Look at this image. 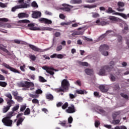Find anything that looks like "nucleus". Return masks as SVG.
<instances>
[{"instance_id":"nucleus-1","label":"nucleus","mask_w":129,"mask_h":129,"mask_svg":"<svg viewBox=\"0 0 129 129\" xmlns=\"http://www.w3.org/2000/svg\"><path fill=\"white\" fill-rule=\"evenodd\" d=\"M61 87L56 89V92H65L69 89L70 83L68 80L63 79L61 81Z\"/></svg>"},{"instance_id":"nucleus-2","label":"nucleus","mask_w":129,"mask_h":129,"mask_svg":"<svg viewBox=\"0 0 129 129\" xmlns=\"http://www.w3.org/2000/svg\"><path fill=\"white\" fill-rule=\"evenodd\" d=\"M18 87H24L25 88H30V87H34L35 85L34 83L28 82V81H25V82H20V83H18Z\"/></svg>"},{"instance_id":"nucleus-3","label":"nucleus","mask_w":129,"mask_h":129,"mask_svg":"<svg viewBox=\"0 0 129 129\" xmlns=\"http://www.w3.org/2000/svg\"><path fill=\"white\" fill-rule=\"evenodd\" d=\"M110 70V67L109 66H104L102 67L99 72V75L101 76H105V72H109Z\"/></svg>"},{"instance_id":"nucleus-4","label":"nucleus","mask_w":129,"mask_h":129,"mask_svg":"<svg viewBox=\"0 0 129 129\" xmlns=\"http://www.w3.org/2000/svg\"><path fill=\"white\" fill-rule=\"evenodd\" d=\"M42 69H43V70H45L47 73H48L50 75H52V76L55 74V73L53 71H56V69H54V68L52 67H49L47 66H43L42 67ZM51 70H52V71Z\"/></svg>"},{"instance_id":"nucleus-5","label":"nucleus","mask_w":129,"mask_h":129,"mask_svg":"<svg viewBox=\"0 0 129 129\" xmlns=\"http://www.w3.org/2000/svg\"><path fill=\"white\" fill-rule=\"evenodd\" d=\"M29 7V4L24 3L23 5H19L12 8V12H16L19 9H27Z\"/></svg>"},{"instance_id":"nucleus-6","label":"nucleus","mask_w":129,"mask_h":129,"mask_svg":"<svg viewBox=\"0 0 129 129\" xmlns=\"http://www.w3.org/2000/svg\"><path fill=\"white\" fill-rule=\"evenodd\" d=\"M2 122H3L6 126H12V124H13V120L4 118L2 119Z\"/></svg>"},{"instance_id":"nucleus-7","label":"nucleus","mask_w":129,"mask_h":129,"mask_svg":"<svg viewBox=\"0 0 129 129\" xmlns=\"http://www.w3.org/2000/svg\"><path fill=\"white\" fill-rule=\"evenodd\" d=\"M29 47H30L32 50L35 51V52H38L39 53H42V52H44V50L41 49V48H39V47H37L34 45L29 44Z\"/></svg>"},{"instance_id":"nucleus-8","label":"nucleus","mask_w":129,"mask_h":129,"mask_svg":"<svg viewBox=\"0 0 129 129\" xmlns=\"http://www.w3.org/2000/svg\"><path fill=\"white\" fill-rule=\"evenodd\" d=\"M76 109H75V106L74 104H71V106H69L68 108L66 110V112L68 113H74L76 112Z\"/></svg>"},{"instance_id":"nucleus-9","label":"nucleus","mask_w":129,"mask_h":129,"mask_svg":"<svg viewBox=\"0 0 129 129\" xmlns=\"http://www.w3.org/2000/svg\"><path fill=\"white\" fill-rule=\"evenodd\" d=\"M38 21L40 23H44V24H48V25L52 24V21L47 18H41L38 19Z\"/></svg>"},{"instance_id":"nucleus-10","label":"nucleus","mask_w":129,"mask_h":129,"mask_svg":"<svg viewBox=\"0 0 129 129\" xmlns=\"http://www.w3.org/2000/svg\"><path fill=\"white\" fill-rule=\"evenodd\" d=\"M27 27L29 30H30V31H38L40 30V28L38 27H35V24L34 23L28 24Z\"/></svg>"},{"instance_id":"nucleus-11","label":"nucleus","mask_w":129,"mask_h":129,"mask_svg":"<svg viewBox=\"0 0 129 129\" xmlns=\"http://www.w3.org/2000/svg\"><path fill=\"white\" fill-rule=\"evenodd\" d=\"M5 96H6V97H8V98H9V100H8L7 103H10V104H14L15 103V102L12 100L13 96H12V94L11 93L6 94L5 95Z\"/></svg>"},{"instance_id":"nucleus-12","label":"nucleus","mask_w":129,"mask_h":129,"mask_svg":"<svg viewBox=\"0 0 129 129\" xmlns=\"http://www.w3.org/2000/svg\"><path fill=\"white\" fill-rule=\"evenodd\" d=\"M117 6L118 8H117V11L118 12H123L124 11V8L120 9V8H123L124 7V3L123 2H118Z\"/></svg>"},{"instance_id":"nucleus-13","label":"nucleus","mask_w":129,"mask_h":129,"mask_svg":"<svg viewBox=\"0 0 129 129\" xmlns=\"http://www.w3.org/2000/svg\"><path fill=\"white\" fill-rule=\"evenodd\" d=\"M108 49H109V47L108 46V45L105 44H103L100 45L99 50L100 52H103L104 51L108 50Z\"/></svg>"},{"instance_id":"nucleus-14","label":"nucleus","mask_w":129,"mask_h":129,"mask_svg":"<svg viewBox=\"0 0 129 129\" xmlns=\"http://www.w3.org/2000/svg\"><path fill=\"white\" fill-rule=\"evenodd\" d=\"M42 16V13L39 11H34L32 14V17L33 19H38V18H40Z\"/></svg>"},{"instance_id":"nucleus-15","label":"nucleus","mask_w":129,"mask_h":129,"mask_svg":"<svg viewBox=\"0 0 129 129\" xmlns=\"http://www.w3.org/2000/svg\"><path fill=\"white\" fill-rule=\"evenodd\" d=\"M62 7H64L61 8V10H62V11H64V12H70V11H71V9L69 7H71V6L65 4H62Z\"/></svg>"},{"instance_id":"nucleus-16","label":"nucleus","mask_w":129,"mask_h":129,"mask_svg":"<svg viewBox=\"0 0 129 129\" xmlns=\"http://www.w3.org/2000/svg\"><path fill=\"white\" fill-rule=\"evenodd\" d=\"M8 105L7 106H4V108L3 109V111L4 113H6V112H8L9 111L10 108H11L12 104L10 103H7Z\"/></svg>"},{"instance_id":"nucleus-17","label":"nucleus","mask_w":129,"mask_h":129,"mask_svg":"<svg viewBox=\"0 0 129 129\" xmlns=\"http://www.w3.org/2000/svg\"><path fill=\"white\" fill-rule=\"evenodd\" d=\"M18 17L19 19H23L24 18H29V14L25 13H21L18 14Z\"/></svg>"},{"instance_id":"nucleus-18","label":"nucleus","mask_w":129,"mask_h":129,"mask_svg":"<svg viewBox=\"0 0 129 129\" xmlns=\"http://www.w3.org/2000/svg\"><path fill=\"white\" fill-rule=\"evenodd\" d=\"M109 33H112V31L111 30L107 31L105 33L102 34L99 37V40H103V39H104V38H105L106 36H107V34H109Z\"/></svg>"},{"instance_id":"nucleus-19","label":"nucleus","mask_w":129,"mask_h":129,"mask_svg":"<svg viewBox=\"0 0 129 129\" xmlns=\"http://www.w3.org/2000/svg\"><path fill=\"white\" fill-rule=\"evenodd\" d=\"M112 15H115L116 16H120V17H122V18H123V19H125V20H126L127 18L126 17V15L123 14V13H119L118 12H115L112 14Z\"/></svg>"},{"instance_id":"nucleus-20","label":"nucleus","mask_w":129,"mask_h":129,"mask_svg":"<svg viewBox=\"0 0 129 129\" xmlns=\"http://www.w3.org/2000/svg\"><path fill=\"white\" fill-rule=\"evenodd\" d=\"M26 118V117L24 116L22 117H20L18 118L17 122V126H19L20 124H22L23 123V122L24 121V120Z\"/></svg>"},{"instance_id":"nucleus-21","label":"nucleus","mask_w":129,"mask_h":129,"mask_svg":"<svg viewBox=\"0 0 129 129\" xmlns=\"http://www.w3.org/2000/svg\"><path fill=\"white\" fill-rule=\"evenodd\" d=\"M99 89L102 92H107V89L105 88V86L104 85H102L99 86Z\"/></svg>"},{"instance_id":"nucleus-22","label":"nucleus","mask_w":129,"mask_h":129,"mask_svg":"<svg viewBox=\"0 0 129 129\" xmlns=\"http://www.w3.org/2000/svg\"><path fill=\"white\" fill-rule=\"evenodd\" d=\"M109 20H110V21H113V22H118L120 19L119 18L114 16H109Z\"/></svg>"},{"instance_id":"nucleus-23","label":"nucleus","mask_w":129,"mask_h":129,"mask_svg":"<svg viewBox=\"0 0 129 129\" xmlns=\"http://www.w3.org/2000/svg\"><path fill=\"white\" fill-rule=\"evenodd\" d=\"M85 72L87 75H92L93 74V70L92 69H86L85 70Z\"/></svg>"},{"instance_id":"nucleus-24","label":"nucleus","mask_w":129,"mask_h":129,"mask_svg":"<svg viewBox=\"0 0 129 129\" xmlns=\"http://www.w3.org/2000/svg\"><path fill=\"white\" fill-rule=\"evenodd\" d=\"M46 99H48V100H53L54 99V97L51 94H47L46 95Z\"/></svg>"},{"instance_id":"nucleus-25","label":"nucleus","mask_w":129,"mask_h":129,"mask_svg":"<svg viewBox=\"0 0 129 129\" xmlns=\"http://www.w3.org/2000/svg\"><path fill=\"white\" fill-rule=\"evenodd\" d=\"M13 114H14V112H10L9 114L7 115V116L5 117V118L11 119V118H12V116H13Z\"/></svg>"},{"instance_id":"nucleus-26","label":"nucleus","mask_w":129,"mask_h":129,"mask_svg":"<svg viewBox=\"0 0 129 129\" xmlns=\"http://www.w3.org/2000/svg\"><path fill=\"white\" fill-rule=\"evenodd\" d=\"M19 107L20 105L19 104H16V106L12 108V112L14 113L15 111H17V110L19 109Z\"/></svg>"},{"instance_id":"nucleus-27","label":"nucleus","mask_w":129,"mask_h":129,"mask_svg":"<svg viewBox=\"0 0 129 129\" xmlns=\"http://www.w3.org/2000/svg\"><path fill=\"white\" fill-rule=\"evenodd\" d=\"M31 113V110L29 108H26L25 111L24 112V115H29Z\"/></svg>"},{"instance_id":"nucleus-28","label":"nucleus","mask_w":129,"mask_h":129,"mask_svg":"<svg viewBox=\"0 0 129 129\" xmlns=\"http://www.w3.org/2000/svg\"><path fill=\"white\" fill-rule=\"evenodd\" d=\"M71 4H81L82 3V1L81 0H71Z\"/></svg>"},{"instance_id":"nucleus-29","label":"nucleus","mask_w":129,"mask_h":129,"mask_svg":"<svg viewBox=\"0 0 129 129\" xmlns=\"http://www.w3.org/2000/svg\"><path fill=\"white\" fill-rule=\"evenodd\" d=\"M120 122V120L119 119L116 120L115 119H114L112 120V124H114L115 125L116 124H118V123H119Z\"/></svg>"},{"instance_id":"nucleus-30","label":"nucleus","mask_w":129,"mask_h":129,"mask_svg":"<svg viewBox=\"0 0 129 129\" xmlns=\"http://www.w3.org/2000/svg\"><path fill=\"white\" fill-rule=\"evenodd\" d=\"M10 71H12V72H14V73H18V74H20L21 73V72L19 71H18V70L11 67V68L10 69Z\"/></svg>"},{"instance_id":"nucleus-31","label":"nucleus","mask_w":129,"mask_h":129,"mask_svg":"<svg viewBox=\"0 0 129 129\" xmlns=\"http://www.w3.org/2000/svg\"><path fill=\"white\" fill-rule=\"evenodd\" d=\"M106 13L107 14H112V13H115V11L112 10V8L109 7L108 10H107Z\"/></svg>"},{"instance_id":"nucleus-32","label":"nucleus","mask_w":129,"mask_h":129,"mask_svg":"<svg viewBox=\"0 0 129 129\" xmlns=\"http://www.w3.org/2000/svg\"><path fill=\"white\" fill-rule=\"evenodd\" d=\"M26 108H27V105H22L20 107V111H24L26 109Z\"/></svg>"},{"instance_id":"nucleus-33","label":"nucleus","mask_w":129,"mask_h":129,"mask_svg":"<svg viewBox=\"0 0 129 129\" xmlns=\"http://www.w3.org/2000/svg\"><path fill=\"white\" fill-rule=\"evenodd\" d=\"M110 79L111 81L114 82V81H115V79H116L115 76H114L112 74H110Z\"/></svg>"},{"instance_id":"nucleus-34","label":"nucleus","mask_w":129,"mask_h":129,"mask_svg":"<svg viewBox=\"0 0 129 129\" xmlns=\"http://www.w3.org/2000/svg\"><path fill=\"white\" fill-rule=\"evenodd\" d=\"M7 85H8V83H7V82L0 81V86L2 87H7Z\"/></svg>"},{"instance_id":"nucleus-35","label":"nucleus","mask_w":129,"mask_h":129,"mask_svg":"<svg viewBox=\"0 0 129 129\" xmlns=\"http://www.w3.org/2000/svg\"><path fill=\"white\" fill-rule=\"evenodd\" d=\"M69 105V104H68V102H66L63 105H62L61 108L62 109H66L68 107Z\"/></svg>"},{"instance_id":"nucleus-36","label":"nucleus","mask_w":129,"mask_h":129,"mask_svg":"<svg viewBox=\"0 0 129 129\" xmlns=\"http://www.w3.org/2000/svg\"><path fill=\"white\" fill-rule=\"evenodd\" d=\"M117 115H119V112H116L114 113H113L112 114L113 119H116V117H117Z\"/></svg>"},{"instance_id":"nucleus-37","label":"nucleus","mask_w":129,"mask_h":129,"mask_svg":"<svg viewBox=\"0 0 129 129\" xmlns=\"http://www.w3.org/2000/svg\"><path fill=\"white\" fill-rule=\"evenodd\" d=\"M29 56L30 59H31V60H32V61H35L36 59H37V57L35 55L30 54Z\"/></svg>"},{"instance_id":"nucleus-38","label":"nucleus","mask_w":129,"mask_h":129,"mask_svg":"<svg viewBox=\"0 0 129 129\" xmlns=\"http://www.w3.org/2000/svg\"><path fill=\"white\" fill-rule=\"evenodd\" d=\"M31 7H33V8H38L39 6L36 2L33 1L31 3Z\"/></svg>"},{"instance_id":"nucleus-39","label":"nucleus","mask_w":129,"mask_h":129,"mask_svg":"<svg viewBox=\"0 0 129 129\" xmlns=\"http://www.w3.org/2000/svg\"><path fill=\"white\" fill-rule=\"evenodd\" d=\"M76 93H77V94H84V91L82 90H77L76 91Z\"/></svg>"},{"instance_id":"nucleus-40","label":"nucleus","mask_w":129,"mask_h":129,"mask_svg":"<svg viewBox=\"0 0 129 129\" xmlns=\"http://www.w3.org/2000/svg\"><path fill=\"white\" fill-rule=\"evenodd\" d=\"M120 95L123 98H125V99H128V96L126 94H124L123 93H121L120 94Z\"/></svg>"},{"instance_id":"nucleus-41","label":"nucleus","mask_w":129,"mask_h":129,"mask_svg":"<svg viewBox=\"0 0 129 129\" xmlns=\"http://www.w3.org/2000/svg\"><path fill=\"white\" fill-rule=\"evenodd\" d=\"M35 93H36V94H42L43 93V91H42L40 89H38L36 90Z\"/></svg>"},{"instance_id":"nucleus-42","label":"nucleus","mask_w":129,"mask_h":129,"mask_svg":"<svg viewBox=\"0 0 129 129\" xmlns=\"http://www.w3.org/2000/svg\"><path fill=\"white\" fill-rule=\"evenodd\" d=\"M99 125H100V122H99V121H98V120H95V126L96 127H98V126H99Z\"/></svg>"},{"instance_id":"nucleus-43","label":"nucleus","mask_w":129,"mask_h":129,"mask_svg":"<svg viewBox=\"0 0 129 129\" xmlns=\"http://www.w3.org/2000/svg\"><path fill=\"white\" fill-rule=\"evenodd\" d=\"M32 103H34V104H39V100L37 99H33L32 100Z\"/></svg>"},{"instance_id":"nucleus-44","label":"nucleus","mask_w":129,"mask_h":129,"mask_svg":"<svg viewBox=\"0 0 129 129\" xmlns=\"http://www.w3.org/2000/svg\"><path fill=\"white\" fill-rule=\"evenodd\" d=\"M42 30L43 31H53V28L50 27H44Z\"/></svg>"},{"instance_id":"nucleus-45","label":"nucleus","mask_w":129,"mask_h":129,"mask_svg":"<svg viewBox=\"0 0 129 129\" xmlns=\"http://www.w3.org/2000/svg\"><path fill=\"white\" fill-rule=\"evenodd\" d=\"M29 95L30 97H32V98H38V97H39V96L37 95H34L32 94H29Z\"/></svg>"},{"instance_id":"nucleus-46","label":"nucleus","mask_w":129,"mask_h":129,"mask_svg":"<svg viewBox=\"0 0 129 129\" xmlns=\"http://www.w3.org/2000/svg\"><path fill=\"white\" fill-rule=\"evenodd\" d=\"M80 64L82 66H86V67H88V63L87 62H81Z\"/></svg>"},{"instance_id":"nucleus-47","label":"nucleus","mask_w":129,"mask_h":129,"mask_svg":"<svg viewBox=\"0 0 129 129\" xmlns=\"http://www.w3.org/2000/svg\"><path fill=\"white\" fill-rule=\"evenodd\" d=\"M25 68H26V65L25 64H23V66H20V70L23 72H25V71H26V70H25Z\"/></svg>"},{"instance_id":"nucleus-48","label":"nucleus","mask_w":129,"mask_h":129,"mask_svg":"<svg viewBox=\"0 0 129 129\" xmlns=\"http://www.w3.org/2000/svg\"><path fill=\"white\" fill-rule=\"evenodd\" d=\"M3 66L5 67V68H7V69L11 70V68H12V67L10 66V65L7 64V63H3Z\"/></svg>"},{"instance_id":"nucleus-49","label":"nucleus","mask_w":129,"mask_h":129,"mask_svg":"<svg viewBox=\"0 0 129 129\" xmlns=\"http://www.w3.org/2000/svg\"><path fill=\"white\" fill-rule=\"evenodd\" d=\"M71 24V22H62L60 23L61 26H68V25H70Z\"/></svg>"},{"instance_id":"nucleus-50","label":"nucleus","mask_w":129,"mask_h":129,"mask_svg":"<svg viewBox=\"0 0 129 129\" xmlns=\"http://www.w3.org/2000/svg\"><path fill=\"white\" fill-rule=\"evenodd\" d=\"M39 81L40 82H46V80H45V79L43 77L40 76Z\"/></svg>"},{"instance_id":"nucleus-51","label":"nucleus","mask_w":129,"mask_h":129,"mask_svg":"<svg viewBox=\"0 0 129 129\" xmlns=\"http://www.w3.org/2000/svg\"><path fill=\"white\" fill-rule=\"evenodd\" d=\"M100 0H88L87 3H89V4H93V3H95V2H98Z\"/></svg>"},{"instance_id":"nucleus-52","label":"nucleus","mask_w":129,"mask_h":129,"mask_svg":"<svg viewBox=\"0 0 129 129\" xmlns=\"http://www.w3.org/2000/svg\"><path fill=\"white\" fill-rule=\"evenodd\" d=\"M75 84H77L79 86H81V81L80 80H77L76 82H75Z\"/></svg>"},{"instance_id":"nucleus-53","label":"nucleus","mask_w":129,"mask_h":129,"mask_svg":"<svg viewBox=\"0 0 129 129\" xmlns=\"http://www.w3.org/2000/svg\"><path fill=\"white\" fill-rule=\"evenodd\" d=\"M107 24V22H106L105 21H101L100 22V24H99V26H105V25H106Z\"/></svg>"},{"instance_id":"nucleus-54","label":"nucleus","mask_w":129,"mask_h":129,"mask_svg":"<svg viewBox=\"0 0 129 129\" xmlns=\"http://www.w3.org/2000/svg\"><path fill=\"white\" fill-rule=\"evenodd\" d=\"M57 58L58 59H63V58H64V55L61 54H58L57 55Z\"/></svg>"},{"instance_id":"nucleus-55","label":"nucleus","mask_w":129,"mask_h":129,"mask_svg":"<svg viewBox=\"0 0 129 129\" xmlns=\"http://www.w3.org/2000/svg\"><path fill=\"white\" fill-rule=\"evenodd\" d=\"M84 40H85L86 41H87L88 42H92L93 40L92 39L89 38L88 37H84Z\"/></svg>"},{"instance_id":"nucleus-56","label":"nucleus","mask_w":129,"mask_h":129,"mask_svg":"<svg viewBox=\"0 0 129 129\" xmlns=\"http://www.w3.org/2000/svg\"><path fill=\"white\" fill-rule=\"evenodd\" d=\"M73 121V118L72 117V116H70V117L68 118V123H72Z\"/></svg>"},{"instance_id":"nucleus-57","label":"nucleus","mask_w":129,"mask_h":129,"mask_svg":"<svg viewBox=\"0 0 129 129\" xmlns=\"http://www.w3.org/2000/svg\"><path fill=\"white\" fill-rule=\"evenodd\" d=\"M94 95L96 97H100V95H99V92H94Z\"/></svg>"},{"instance_id":"nucleus-58","label":"nucleus","mask_w":129,"mask_h":129,"mask_svg":"<svg viewBox=\"0 0 129 129\" xmlns=\"http://www.w3.org/2000/svg\"><path fill=\"white\" fill-rule=\"evenodd\" d=\"M102 53V54L104 56H108V52L107 51H101Z\"/></svg>"},{"instance_id":"nucleus-59","label":"nucleus","mask_w":129,"mask_h":129,"mask_svg":"<svg viewBox=\"0 0 129 129\" xmlns=\"http://www.w3.org/2000/svg\"><path fill=\"white\" fill-rule=\"evenodd\" d=\"M62 45H59L56 47V51H61V50H62Z\"/></svg>"},{"instance_id":"nucleus-60","label":"nucleus","mask_w":129,"mask_h":129,"mask_svg":"<svg viewBox=\"0 0 129 129\" xmlns=\"http://www.w3.org/2000/svg\"><path fill=\"white\" fill-rule=\"evenodd\" d=\"M0 21L1 22H9V19L7 18H0Z\"/></svg>"},{"instance_id":"nucleus-61","label":"nucleus","mask_w":129,"mask_h":129,"mask_svg":"<svg viewBox=\"0 0 129 129\" xmlns=\"http://www.w3.org/2000/svg\"><path fill=\"white\" fill-rule=\"evenodd\" d=\"M69 96L71 99H73L76 97V96L73 95V94H70Z\"/></svg>"},{"instance_id":"nucleus-62","label":"nucleus","mask_w":129,"mask_h":129,"mask_svg":"<svg viewBox=\"0 0 129 129\" xmlns=\"http://www.w3.org/2000/svg\"><path fill=\"white\" fill-rule=\"evenodd\" d=\"M0 7H1V8H7V5H6V4L1 2L0 3Z\"/></svg>"},{"instance_id":"nucleus-63","label":"nucleus","mask_w":129,"mask_h":129,"mask_svg":"<svg viewBox=\"0 0 129 129\" xmlns=\"http://www.w3.org/2000/svg\"><path fill=\"white\" fill-rule=\"evenodd\" d=\"M45 15H47V16H52V13H51L48 11H46L45 12Z\"/></svg>"},{"instance_id":"nucleus-64","label":"nucleus","mask_w":129,"mask_h":129,"mask_svg":"<svg viewBox=\"0 0 129 129\" xmlns=\"http://www.w3.org/2000/svg\"><path fill=\"white\" fill-rule=\"evenodd\" d=\"M93 18H98V17H99V14H98V13H94L93 15H92Z\"/></svg>"}]
</instances>
